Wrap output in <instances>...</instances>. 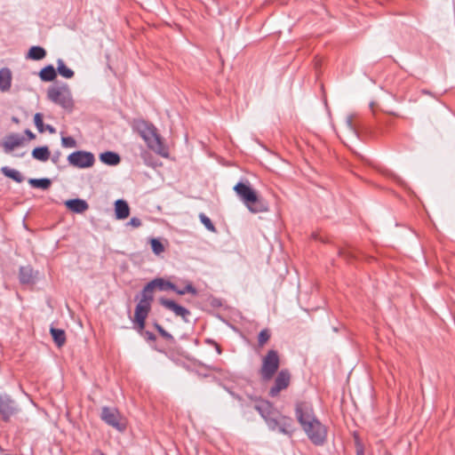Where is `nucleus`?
<instances>
[{
    "label": "nucleus",
    "instance_id": "nucleus-1",
    "mask_svg": "<svg viewBox=\"0 0 455 455\" xmlns=\"http://www.w3.org/2000/svg\"><path fill=\"white\" fill-rule=\"evenodd\" d=\"M254 409L264 419L271 431H277L283 435L292 436L295 430L292 419L281 414L270 402L258 399L255 401Z\"/></svg>",
    "mask_w": 455,
    "mask_h": 455
},
{
    "label": "nucleus",
    "instance_id": "nucleus-2",
    "mask_svg": "<svg viewBox=\"0 0 455 455\" xmlns=\"http://www.w3.org/2000/svg\"><path fill=\"white\" fill-rule=\"evenodd\" d=\"M137 129L151 150L164 157L168 156V149L154 124L146 121H140L137 124Z\"/></svg>",
    "mask_w": 455,
    "mask_h": 455
},
{
    "label": "nucleus",
    "instance_id": "nucleus-3",
    "mask_svg": "<svg viewBox=\"0 0 455 455\" xmlns=\"http://www.w3.org/2000/svg\"><path fill=\"white\" fill-rule=\"evenodd\" d=\"M48 99L63 108L71 109L73 108V99L70 89L68 84L54 85L48 89Z\"/></svg>",
    "mask_w": 455,
    "mask_h": 455
},
{
    "label": "nucleus",
    "instance_id": "nucleus-4",
    "mask_svg": "<svg viewBox=\"0 0 455 455\" xmlns=\"http://www.w3.org/2000/svg\"><path fill=\"white\" fill-rule=\"evenodd\" d=\"M280 366V355L275 349H270L262 358L259 375L262 380H270L277 372Z\"/></svg>",
    "mask_w": 455,
    "mask_h": 455
},
{
    "label": "nucleus",
    "instance_id": "nucleus-5",
    "mask_svg": "<svg viewBox=\"0 0 455 455\" xmlns=\"http://www.w3.org/2000/svg\"><path fill=\"white\" fill-rule=\"evenodd\" d=\"M310 442L315 446H322L327 440V427L315 419L301 427Z\"/></svg>",
    "mask_w": 455,
    "mask_h": 455
},
{
    "label": "nucleus",
    "instance_id": "nucleus-6",
    "mask_svg": "<svg viewBox=\"0 0 455 455\" xmlns=\"http://www.w3.org/2000/svg\"><path fill=\"white\" fill-rule=\"evenodd\" d=\"M295 417L300 427H304L307 422L315 420L316 418L313 405L309 402L299 401L295 403Z\"/></svg>",
    "mask_w": 455,
    "mask_h": 455
},
{
    "label": "nucleus",
    "instance_id": "nucleus-7",
    "mask_svg": "<svg viewBox=\"0 0 455 455\" xmlns=\"http://www.w3.org/2000/svg\"><path fill=\"white\" fill-rule=\"evenodd\" d=\"M101 419L108 425L113 427L118 431L125 429V422L119 411L116 408L103 407L100 414Z\"/></svg>",
    "mask_w": 455,
    "mask_h": 455
},
{
    "label": "nucleus",
    "instance_id": "nucleus-8",
    "mask_svg": "<svg viewBox=\"0 0 455 455\" xmlns=\"http://www.w3.org/2000/svg\"><path fill=\"white\" fill-rule=\"evenodd\" d=\"M68 162L74 167L85 169L93 165L95 157L91 152L78 150L68 156Z\"/></svg>",
    "mask_w": 455,
    "mask_h": 455
},
{
    "label": "nucleus",
    "instance_id": "nucleus-9",
    "mask_svg": "<svg viewBox=\"0 0 455 455\" xmlns=\"http://www.w3.org/2000/svg\"><path fill=\"white\" fill-rule=\"evenodd\" d=\"M291 377V372L287 369H283L278 371L274 385L268 391L269 396L275 397L281 391L286 389L290 386Z\"/></svg>",
    "mask_w": 455,
    "mask_h": 455
},
{
    "label": "nucleus",
    "instance_id": "nucleus-10",
    "mask_svg": "<svg viewBox=\"0 0 455 455\" xmlns=\"http://www.w3.org/2000/svg\"><path fill=\"white\" fill-rule=\"evenodd\" d=\"M244 206L253 214L267 212L269 209L268 203L256 191Z\"/></svg>",
    "mask_w": 455,
    "mask_h": 455
},
{
    "label": "nucleus",
    "instance_id": "nucleus-11",
    "mask_svg": "<svg viewBox=\"0 0 455 455\" xmlns=\"http://www.w3.org/2000/svg\"><path fill=\"white\" fill-rule=\"evenodd\" d=\"M151 305L139 302L135 307L134 323L137 325L138 331H142L145 328L146 319L150 312Z\"/></svg>",
    "mask_w": 455,
    "mask_h": 455
},
{
    "label": "nucleus",
    "instance_id": "nucleus-12",
    "mask_svg": "<svg viewBox=\"0 0 455 455\" xmlns=\"http://www.w3.org/2000/svg\"><path fill=\"white\" fill-rule=\"evenodd\" d=\"M18 411V408L13 400L10 396L0 395V414L4 420H8Z\"/></svg>",
    "mask_w": 455,
    "mask_h": 455
},
{
    "label": "nucleus",
    "instance_id": "nucleus-13",
    "mask_svg": "<svg viewBox=\"0 0 455 455\" xmlns=\"http://www.w3.org/2000/svg\"><path fill=\"white\" fill-rule=\"evenodd\" d=\"M235 195L238 199L245 204L247 201L251 198V196L255 193V189H253L249 181H239L233 188Z\"/></svg>",
    "mask_w": 455,
    "mask_h": 455
},
{
    "label": "nucleus",
    "instance_id": "nucleus-14",
    "mask_svg": "<svg viewBox=\"0 0 455 455\" xmlns=\"http://www.w3.org/2000/svg\"><path fill=\"white\" fill-rule=\"evenodd\" d=\"M159 303L166 309L173 312L175 315L180 316L186 322L188 321L187 317L190 315V312L186 307L177 304L175 301L172 299L164 298H161L159 299Z\"/></svg>",
    "mask_w": 455,
    "mask_h": 455
},
{
    "label": "nucleus",
    "instance_id": "nucleus-15",
    "mask_svg": "<svg viewBox=\"0 0 455 455\" xmlns=\"http://www.w3.org/2000/svg\"><path fill=\"white\" fill-rule=\"evenodd\" d=\"M25 139L19 133H11L5 137L3 142V148L5 153L12 151L14 148L21 146Z\"/></svg>",
    "mask_w": 455,
    "mask_h": 455
},
{
    "label": "nucleus",
    "instance_id": "nucleus-16",
    "mask_svg": "<svg viewBox=\"0 0 455 455\" xmlns=\"http://www.w3.org/2000/svg\"><path fill=\"white\" fill-rule=\"evenodd\" d=\"M37 272H34L30 266L20 267L19 279L22 284H34L37 278Z\"/></svg>",
    "mask_w": 455,
    "mask_h": 455
},
{
    "label": "nucleus",
    "instance_id": "nucleus-17",
    "mask_svg": "<svg viewBox=\"0 0 455 455\" xmlns=\"http://www.w3.org/2000/svg\"><path fill=\"white\" fill-rule=\"evenodd\" d=\"M12 73L9 68L0 69V92H8L11 90Z\"/></svg>",
    "mask_w": 455,
    "mask_h": 455
},
{
    "label": "nucleus",
    "instance_id": "nucleus-18",
    "mask_svg": "<svg viewBox=\"0 0 455 455\" xmlns=\"http://www.w3.org/2000/svg\"><path fill=\"white\" fill-rule=\"evenodd\" d=\"M65 205L69 211L75 213H83L89 208L87 202L80 198L67 200Z\"/></svg>",
    "mask_w": 455,
    "mask_h": 455
},
{
    "label": "nucleus",
    "instance_id": "nucleus-19",
    "mask_svg": "<svg viewBox=\"0 0 455 455\" xmlns=\"http://www.w3.org/2000/svg\"><path fill=\"white\" fill-rule=\"evenodd\" d=\"M115 214L117 220H124L130 215V207L126 201L118 199L115 203Z\"/></svg>",
    "mask_w": 455,
    "mask_h": 455
},
{
    "label": "nucleus",
    "instance_id": "nucleus-20",
    "mask_svg": "<svg viewBox=\"0 0 455 455\" xmlns=\"http://www.w3.org/2000/svg\"><path fill=\"white\" fill-rule=\"evenodd\" d=\"M100 159L102 163L111 166L117 165L121 161L119 155L112 151L101 153Z\"/></svg>",
    "mask_w": 455,
    "mask_h": 455
},
{
    "label": "nucleus",
    "instance_id": "nucleus-21",
    "mask_svg": "<svg viewBox=\"0 0 455 455\" xmlns=\"http://www.w3.org/2000/svg\"><path fill=\"white\" fill-rule=\"evenodd\" d=\"M57 76V71L53 66L48 65L41 69L39 72V77L44 82H52Z\"/></svg>",
    "mask_w": 455,
    "mask_h": 455
},
{
    "label": "nucleus",
    "instance_id": "nucleus-22",
    "mask_svg": "<svg viewBox=\"0 0 455 455\" xmlns=\"http://www.w3.org/2000/svg\"><path fill=\"white\" fill-rule=\"evenodd\" d=\"M153 288L158 289L159 291L176 290V285L169 281L163 278H156L150 281Z\"/></svg>",
    "mask_w": 455,
    "mask_h": 455
},
{
    "label": "nucleus",
    "instance_id": "nucleus-23",
    "mask_svg": "<svg viewBox=\"0 0 455 455\" xmlns=\"http://www.w3.org/2000/svg\"><path fill=\"white\" fill-rule=\"evenodd\" d=\"M50 333L52 337V339L57 347H62L66 342V334L65 331L61 329H56L54 327L50 328Z\"/></svg>",
    "mask_w": 455,
    "mask_h": 455
},
{
    "label": "nucleus",
    "instance_id": "nucleus-24",
    "mask_svg": "<svg viewBox=\"0 0 455 455\" xmlns=\"http://www.w3.org/2000/svg\"><path fill=\"white\" fill-rule=\"evenodd\" d=\"M50 150L48 147H39L36 148L32 151V156L41 162H45L50 158Z\"/></svg>",
    "mask_w": 455,
    "mask_h": 455
},
{
    "label": "nucleus",
    "instance_id": "nucleus-25",
    "mask_svg": "<svg viewBox=\"0 0 455 455\" xmlns=\"http://www.w3.org/2000/svg\"><path fill=\"white\" fill-rule=\"evenodd\" d=\"M155 289L153 288L151 283H148L142 291H141V298L140 299L139 302H141V303H148L149 305H151V302L153 301V292H154Z\"/></svg>",
    "mask_w": 455,
    "mask_h": 455
},
{
    "label": "nucleus",
    "instance_id": "nucleus-26",
    "mask_svg": "<svg viewBox=\"0 0 455 455\" xmlns=\"http://www.w3.org/2000/svg\"><path fill=\"white\" fill-rule=\"evenodd\" d=\"M56 71L61 76H63L64 78H68V79H70L74 76L75 73L74 71L68 68L65 64V62L63 61V60L61 59H59L57 60V69Z\"/></svg>",
    "mask_w": 455,
    "mask_h": 455
},
{
    "label": "nucleus",
    "instance_id": "nucleus-27",
    "mask_svg": "<svg viewBox=\"0 0 455 455\" xmlns=\"http://www.w3.org/2000/svg\"><path fill=\"white\" fill-rule=\"evenodd\" d=\"M1 172L4 176L12 179L18 183H20L24 180L22 174L15 169H11L7 166H4L1 168Z\"/></svg>",
    "mask_w": 455,
    "mask_h": 455
},
{
    "label": "nucleus",
    "instance_id": "nucleus-28",
    "mask_svg": "<svg viewBox=\"0 0 455 455\" xmlns=\"http://www.w3.org/2000/svg\"><path fill=\"white\" fill-rule=\"evenodd\" d=\"M46 55L45 50L41 46H32L28 52V58L34 60H40L44 59Z\"/></svg>",
    "mask_w": 455,
    "mask_h": 455
},
{
    "label": "nucleus",
    "instance_id": "nucleus-29",
    "mask_svg": "<svg viewBox=\"0 0 455 455\" xmlns=\"http://www.w3.org/2000/svg\"><path fill=\"white\" fill-rule=\"evenodd\" d=\"M28 183L33 188H41L43 190H47L52 185V180L48 178L29 179Z\"/></svg>",
    "mask_w": 455,
    "mask_h": 455
},
{
    "label": "nucleus",
    "instance_id": "nucleus-30",
    "mask_svg": "<svg viewBox=\"0 0 455 455\" xmlns=\"http://www.w3.org/2000/svg\"><path fill=\"white\" fill-rule=\"evenodd\" d=\"M271 332L268 329H263L258 335V346L263 347L265 344L269 340Z\"/></svg>",
    "mask_w": 455,
    "mask_h": 455
},
{
    "label": "nucleus",
    "instance_id": "nucleus-31",
    "mask_svg": "<svg viewBox=\"0 0 455 455\" xmlns=\"http://www.w3.org/2000/svg\"><path fill=\"white\" fill-rule=\"evenodd\" d=\"M177 294L179 295H184L186 293H191L193 295L197 294L196 289L192 285L191 283H188L185 287L183 288H178L176 286V290H173Z\"/></svg>",
    "mask_w": 455,
    "mask_h": 455
},
{
    "label": "nucleus",
    "instance_id": "nucleus-32",
    "mask_svg": "<svg viewBox=\"0 0 455 455\" xmlns=\"http://www.w3.org/2000/svg\"><path fill=\"white\" fill-rule=\"evenodd\" d=\"M151 248L155 254L159 255L164 251V246L163 243L156 238H152L150 240Z\"/></svg>",
    "mask_w": 455,
    "mask_h": 455
},
{
    "label": "nucleus",
    "instance_id": "nucleus-33",
    "mask_svg": "<svg viewBox=\"0 0 455 455\" xmlns=\"http://www.w3.org/2000/svg\"><path fill=\"white\" fill-rule=\"evenodd\" d=\"M34 123H35L36 129L38 130V132L40 133H43L45 132V129H44L45 125L44 124L43 115L41 113H36L34 116Z\"/></svg>",
    "mask_w": 455,
    "mask_h": 455
},
{
    "label": "nucleus",
    "instance_id": "nucleus-34",
    "mask_svg": "<svg viewBox=\"0 0 455 455\" xmlns=\"http://www.w3.org/2000/svg\"><path fill=\"white\" fill-rule=\"evenodd\" d=\"M199 219H200L201 222L204 225V227L209 231H212V232L215 231V228H214L212 220L204 213H200Z\"/></svg>",
    "mask_w": 455,
    "mask_h": 455
},
{
    "label": "nucleus",
    "instance_id": "nucleus-35",
    "mask_svg": "<svg viewBox=\"0 0 455 455\" xmlns=\"http://www.w3.org/2000/svg\"><path fill=\"white\" fill-rule=\"evenodd\" d=\"M61 145L64 148H75L76 147V141L73 137H62L61 138Z\"/></svg>",
    "mask_w": 455,
    "mask_h": 455
},
{
    "label": "nucleus",
    "instance_id": "nucleus-36",
    "mask_svg": "<svg viewBox=\"0 0 455 455\" xmlns=\"http://www.w3.org/2000/svg\"><path fill=\"white\" fill-rule=\"evenodd\" d=\"M156 329L158 331V332L161 334L162 337H164L166 339H173V337L172 334L167 332L160 324L157 323H155Z\"/></svg>",
    "mask_w": 455,
    "mask_h": 455
},
{
    "label": "nucleus",
    "instance_id": "nucleus-37",
    "mask_svg": "<svg viewBox=\"0 0 455 455\" xmlns=\"http://www.w3.org/2000/svg\"><path fill=\"white\" fill-rule=\"evenodd\" d=\"M346 124H347V128L355 134H356V130L353 124V116H347L346 118Z\"/></svg>",
    "mask_w": 455,
    "mask_h": 455
},
{
    "label": "nucleus",
    "instance_id": "nucleus-38",
    "mask_svg": "<svg viewBox=\"0 0 455 455\" xmlns=\"http://www.w3.org/2000/svg\"><path fill=\"white\" fill-rule=\"evenodd\" d=\"M141 220L139 218L133 217L128 222V225L132 226L133 228H139L141 226Z\"/></svg>",
    "mask_w": 455,
    "mask_h": 455
},
{
    "label": "nucleus",
    "instance_id": "nucleus-39",
    "mask_svg": "<svg viewBox=\"0 0 455 455\" xmlns=\"http://www.w3.org/2000/svg\"><path fill=\"white\" fill-rule=\"evenodd\" d=\"M144 335L149 340H155L156 339V335L153 332H150L148 331H146Z\"/></svg>",
    "mask_w": 455,
    "mask_h": 455
},
{
    "label": "nucleus",
    "instance_id": "nucleus-40",
    "mask_svg": "<svg viewBox=\"0 0 455 455\" xmlns=\"http://www.w3.org/2000/svg\"><path fill=\"white\" fill-rule=\"evenodd\" d=\"M44 129H45V131L49 132L52 134L56 132V129L51 124H46L44 126Z\"/></svg>",
    "mask_w": 455,
    "mask_h": 455
},
{
    "label": "nucleus",
    "instance_id": "nucleus-41",
    "mask_svg": "<svg viewBox=\"0 0 455 455\" xmlns=\"http://www.w3.org/2000/svg\"><path fill=\"white\" fill-rule=\"evenodd\" d=\"M25 133L29 138V140H34L36 138V135L28 129L25 131Z\"/></svg>",
    "mask_w": 455,
    "mask_h": 455
},
{
    "label": "nucleus",
    "instance_id": "nucleus-42",
    "mask_svg": "<svg viewBox=\"0 0 455 455\" xmlns=\"http://www.w3.org/2000/svg\"><path fill=\"white\" fill-rule=\"evenodd\" d=\"M59 155H60V154H58L57 156H53L52 157V161L54 164H56V163L58 162Z\"/></svg>",
    "mask_w": 455,
    "mask_h": 455
},
{
    "label": "nucleus",
    "instance_id": "nucleus-43",
    "mask_svg": "<svg viewBox=\"0 0 455 455\" xmlns=\"http://www.w3.org/2000/svg\"><path fill=\"white\" fill-rule=\"evenodd\" d=\"M217 378L220 381V385H222L225 387V385L222 382L223 379H221L220 375L219 377H217Z\"/></svg>",
    "mask_w": 455,
    "mask_h": 455
},
{
    "label": "nucleus",
    "instance_id": "nucleus-44",
    "mask_svg": "<svg viewBox=\"0 0 455 455\" xmlns=\"http://www.w3.org/2000/svg\"><path fill=\"white\" fill-rule=\"evenodd\" d=\"M357 455H363V450H357Z\"/></svg>",
    "mask_w": 455,
    "mask_h": 455
},
{
    "label": "nucleus",
    "instance_id": "nucleus-45",
    "mask_svg": "<svg viewBox=\"0 0 455 455\" xmlns=\"http://www.w3.org/2000/svg\"><path fill=\"white\" fill-rule=\"evenodd\" d=\"M12 121H13L14 123H18V122H19V120H18V118H17V117H12Z\"/></svg>",
    "mask_w": 455,
    "mask_h": 455
},
{
    "label": "nucleus",
    "instance_id": "nucleus-46",
    "mask_svg": "<svg viewBox=\"0 0 455 455\" xmlns=\"http://www.w3.org/2000/svg\"><path fill=\"white\" fill-rule=\"evenodd\" d=\"M93 455H103L100 451H96Z\"/></svg>",
    "mask_w": 455,
    "mask_h": 455
},
{
    "label": "nucleus",
    "instance_id": "nucleus-47",
    "mask_svg": "<svg viewBox=\"0 0 455 455\" xmlns=\"http://www.w3.org/2000/svg\"><path fill=\"white\" fill-rule=\"evenodd\" d=\"M216 347H217L218 353L220 354V347L218 345H216Z\"/></svg>",
    "mask_w": 455,
    "mask_h": 455
},
{
    "label": "nucleus",
    "instance_id": "nucleus-48",
    "mask_svg": "<svg viewBox=\"0 0 455 455\" xmlns=\"http://www.w3.org/2000/svg\"><path fill=\"white\" fill-rule=\"evenodd\" d=\"M231 313H232V312H231V309L229 308V311H228L229 315H231Z\"/></svg>",
    "mask_w": 455,
    "mask_h": 455
}]
</instances>
